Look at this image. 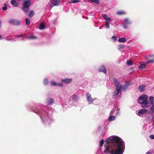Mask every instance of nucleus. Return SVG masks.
Here are the masks:
<instances>
[{
    "mask_svg": "<svg viewBox=\"0 0 154 154\" xmlns=\"http://www.w3.org/2000/svg\"><path fill=\"white\" fill-rule=\"evenodd\" d=\"M118 41L119 42H126V38H121L118 40Z\"/></svg>",
    "mask_w": 154,
    "mask_h": 154,
    "instance_id": "22",
    "label": "nucleus"
},
{
    "mask_svg": "<svg viewBox=\"0 0 154 154\" xmlns=\"http://www.w3.org/2000/svg\"><path fill=\"white\" fill-rule=\"evenodd\" d=\"M80 2L79 0H71L70 2L72 3H75Z\"/></svg>",
    "mask_w": 154,
    "mask_h": 154,
    "instance_id": "36",
    "label": "nucleus"
},
{
    "mask_svg": "<svg viewBox=\"0 0 154 154\" xmlns=\"http://www.w3.org/2000/svg\"><path fill=\"white\" fill-rule=\"evenodd\" d=\"M104 152L106 154H122L125 149L124 142L117 136H112L107 138Z\"/></svg>",
    "mask_w": 154,
    "mask_h": 154,
    "instance_id": "1",
    "label": "nucleus"
},
{
    "mask_svg": "<svg viewBox=\"0 0 154 154\" xmlns=\"http://www.w3.org/2000/svg\"><path fill=\"white\" fill-rule=\"evenodd\" d=\"M32 110L38 114L40 116L43 124L49 126L54 121L52 115L53 109L51 107H47L44 105H36V107L31 108Z\"/></svg>",
    "mask_w": 154,
    "mask_h": 154,
    "instance_id": "2",
    "label": "nucleus"
},
{
    "mask_svg": "<svg viewBox=\"0 0 154 154\" xmlns=\"http://www.w3.org/2000/svg\"><path fill=\"white\" fill-rule=\"evenodd\" d=\"M149 57H154V54L149 55Z\"/></svg>",
    "mask_w": 154,
    "mask_h": 154,
    "instance_id": "45",
    "label": "nucleus"
},
{
    "mask_svg": "<svg viewBox=\"0 0 154 154\" xmlns=\"http://www.w3.org/2000/svg\"><path fill=\"white\" fill-rule=\"evenodd\" d=\"M72 100L75 101H77L79 98L78 94L77 93H75L71 97Z\"/></svg>",
    "mask_w": 154,
    "mask_h": 154,
    "instance_id": "15",
    "label": "nucleus"
},
{
    "mask_svg": "<svg viewBox=\"0 0 154 154\" xmlns=\"http://www.w3.org/2000/svg\"><path fill=\"white\" fill-rule=\"evenodd\" d=\"M11 5L14 6L16 7L18 5V3L15 0H12L11 2Z\"/></svg>",
    "mask_w": 154,
    "mask_h": 154,
    "instance_id": "18",
    "label": "nucleus"
},
{
    "mask_svg": "<svg viewBox=\"0 0 154 154\" xmlns=\"http://www.w3.org/2000/svg\"><path fill=\"white\" fill-rule=\"evenodd\" d=\"M91 1L93 3H95L97 4H98L99 3V0H91Z\"/></svg>",
    "mask_w": 154,
    "mask_h": 154,
    "instance_id": "38",
    "label": "nucleus"
},
{
    "mask_svg": "<svg viewBox=\"0 0 154 154\" xmlns=\"http://www.w3.org/2000/svg\"><path fill=\"white\" fill-rule=\"evenodd\" d=\"M153 88L154 89V86L153 87Z\"/></svg>",
    "mask_w": 154,
    "mask_h": 154,
    "instance_id": "52",
    "label": "nucleus"
},
{
    "mask_svg": "<svg viewBox=\"0 0 154 154\" xmlns=\"http://www.w3.org/2000/svg\"><path fill=\"white\" fill-rule=\"evenodd\" d=\"M120 109L118 107H116L114 109H112L110 112V114H112L115 113L116 115H119L120 113L119 111Z\"/></svg>",
    "mask_w": 154,
    "mask_h": 154,
    "instance_id": "11",
    "label": "nucleus"
},
{
    "mask_svg": "<svg viewBox=\"0 0 154 154\" xmlns=\"http://www.w3.org/2000/svg\"><path fill=\"white\" fill-rule=\"evenodd\" d=\"M9 24L15 26H19L20 25V21L14 19H11L8 21Z\"/></svg>",
    "mask_w": 154,
    "mask_h": 154,
    "instance_id": "6",
    "label": "nucleus"
},
{
    "mask_svg": "<svg viewBox=\"0 0 154 154\" xmlns=\"http://www.w3.org/2000/svg\"><path fill=\"white\" fill-rule=\"evenodd\" d=\"M149 138L151 140L154 139V135H150L149 136Z\"/></svg>",
    "mask_w": 154,
    "mask_h": 154,
    "instance_id": "42",
    "label": "nucleus"
},
{
    "mask_svg": "<svg viewBox=\"0 0 154 154\" xmlns=\"http://www.w3.org/2000/svg\"><path fill=\"white\" fill-rule=\"evenodd\" d=\"M2 24V22L1 20H0V27H1Z\"/></svg>",
    "mask_w": 154,
    "mask_h": 154,
    "instance_id": "47",
    "label": "nucleus"
},
{
    "mask_svg": "<svg viewBox=\"0 0 154 154\" xmlns=\"http://www.w3.org/2000/svg\"><path fill=\"white\" fill-rule=\"evenodd\" d=\"M54 100L52 98H47L46 100L45 104L47 105H50L54 103Z\"/></svg>",
    "mask_w": 154,
    "mask_h": 154,
    "instance_id": "12",
    "label": "nucleus"
},
{
    "mask_svg": "<svg viewBox=\"0 0 154 154\" xmlns=\"http://www.w3.org/2000/svg\"><path fill=\"white\" fill-rule=\"evenodd\" d=\"M105 140H101L100 142V147L103 146Z\"/></svg>",
    "mask_w": 154,
    "mask_h": 154,
    "instance_id": "34",
    "label": "nucleus"
},
{
    "mask_svg": "<svg viewBox=\"0 0 154 154\" xmlns=\"http://www.w3.org/2000/svg\"><path fill=\"white\" fill-rule=\"evenodd\" d=\"M34 12L33 11H31L29 12V17H32V16H34Z\"/></svg>",
    "mask_w": 154,
    "mask_h": 154,
    "instance_id": "27",
    "label": "nucleus"
},
{
    "mask_svg": "<svg viewBox=\"0 0 154 154\" xmlns=\"http://www.w3.org/2000/svg\"><path fill=\"white\" fill-rule=\"evenodd\" d=\"M123 25L124 27V28L125 29H127L128 28V25L126 24H125L124 23H123Z\"/></svg>",
    "mask_w": 154,
    "mask_h": 154,
    "instance_id": "41",
    "label": "nucleus"
},
{
    "mask_svg": "<svg viewBox=\"0 0 154 154\" xmlns=\"http://www.w3.org/2000/svg\"><path fill=\"white\" fill-rule=\"evenodd\" d=\"M150 63L149 60L147 61L146 62V63L148 64Z\"/></svg>",
    "mask_w": 154,
    "mask_h": 154,
    "instance_id": "48",
    "label": "nucleus"
},
{
    "mask_svg": "<svg viewBox=\"0 0 154 154\" xmlns=\"http://www.w3.org/2000/svg\"><path fill=\"white\" fill-rule=\"evenodd\" d=\"M45 28V24L44 22H42L40 24L39 29L40 30H43Z\"/></svg>",
    "mask_w": 154,
    "mask_h": 154,
    "instance_id": "16",
    "label": "nucleus"
},
{
    "mask_svg": "<svg viewBox=\"0 0 154 154\" xmlns=\"http://www.w3.org/2000/svg\"><path fill=\"white\" fill-rule=\"evenodd\" d=\"M99 29H102V27H100H100H99Z\"/></svg>",
    "mask_w": 154,
    "mask_h": 154,
    "instance_id": "50",
    "label": "nucleus"
},
{
    "mask_svg": "<svg viewBox=\"0 0 154 154\" xmlns=\"http://www.w3.org/2000/svg\"><path fill=\"white\" fill-rule=\"evenodd\" d=\"M23 36V34H21L20 35H18L17 36V37H22Z\"/></svg>",
    "mask_w": 154,
    "mask_h": 154,
    "instance_id": "46",
    "label": "nucleus"
},
{
    "mask_svg": "<svg viewBox=\"0 0 154 154\" xmlns=\"http://www.w3.org/2000/svg\"><path fill=\"white\" fill-rule=\"evenodd\" d=\"M104 134H102L101 135L103 136Z\"/></svg>",
    "mask_w": 154,
    "mask_h": 154,
    "instance_id": "51",
    "label": "nucleus"
},
{
    "mask_svg": "<svg viewBox=\"0 0 154 154\" xmlns=\"http://www.w3.org/2000/svg\"><path fill=\"white\" fill-rule=\"evenodd\" d=\"M148 96L146 94H142L138 99V103L141 105L143 108H147L149 106L148 102Z\"/></svg>",
    "mask_w": 154,
    "mask_h": 154,
    "instance_id": "4",
    "label": "nucleus"
},
{
    "mask_svg": "<svg viewBox=\"0 0 154 154\" xmlns=\"http://www.w3.org/2000/svg\"><path fill=\"white\" fill-rule=\"evenodd\" d=\"M51 85L52 86H57V83L54 81H51Z\"/></svg>",
    "mask_w": 154,
    "mask_h": 154,
    "instance_id": "33",
    "label": "nucleus"
},
{
    "mask_svg": "<svg viewBox=\"0 0 154 154\" xmlns=\"http://www.w3.org/2000/svg\"><path fill=\"white\" fill-rule=\"evenodd\" d=\"M127 64L129 66H131L133 64V62L131 60H128L127 62Z\"/></svg>",
    "mask_w": 154,
    "mask_h": 154,
    "instance_id": "32",
    "label": "nucleus"
},
{
    "mask_svg": "<svg viewBox=\"0 0 154 154\" xmlns=\"http://www.w3.org/2000/svg\"><path fill=\"white\" fill-rule=\"evenodd\" d=\"M124 23L127 25H130L131 24L132 22L128 18H125L124 20Z\"/></svg>",
    "mask_w": 154,
    "mask_h": 154,
    "instance_id": "17",
    "label": "nucleus"
},
{
    "mask_svg": "<svg viewBox=\"0 0 154 154\" xmlns=\"http://www.w3.org/2000/svg\"><path fill=\"white\" fill-rule=\"evenodd\" d=\"M86 97L87 101L90 104H92L93 101L96 100V98H93L91 94L88 92L86 94Z\"/></svg>",
    "mask_w": 154,
    "mask_h": 154,
    "instance_id": "8",
    "label": "nucleus"
},
{
    "mask_svg": "<svg viewBox=\"0 0 154 154\" xmlns=\"http://www.w3.org/2000/svg\"><path fill=\"white\" fill-rule=\"evenodd\" d=\"M153 151L152 150H149L146 153V154H152Z\"/></svg>",
    "mask_w": 154,
    "mask_h": 154,
    "instance_id": "40",
    "label": "nucleus"
},
{
    "mask_svg": "<svg viewBox=\"0 0 154 154\" xmlns=\"http://www.w3.org/2000/svg\"><path fill=\"white\" fill-rule=\"evenodd\" d=\"M149 100L150 102L151 105L153 104V101L154 100V97L152 96H151L149 97Z\"/></svg>",
    "mask_w": 154,
    "mask_h": 154,
    "instance_id": "24",
    "label": "nucleus"
},
{
    "mask_svg": "<svg viewBox=\"0 0 154 154\" xmlns=\"http://www.w3.org/2000/svg\"><path fill=\"white\" fill-rule=\"evenodd\" d=\"M117 82L118 83V85H119V86H120L122 90H123L124 91H126L128 87L130 85V83L128 82H125V84L123 86L120 83V82L117 79Z\"/></svg>",
    "mask_w": 154,
    "mask_h": 154,
    "instance_id": "7",
    "label": "nucleus"
},
{
    "mask_svg": "<svg viewBox=\"0 0 154 154\" xmlns=\"http://www.w3.org/2000/svg\"><path fill=\"white\" fill-rule=\"evenodd\" d=\"M151 105L152 106L150 108L149 112L150 113H153L154 112V104Z\"/></svg>",
    "mask_w": 154,
    "mask_h": 154,
    "instance_id": "25",
    "label": "nucleus"
},
{
    "mask_svg": "<svg viewBox=\"0 0 154 154\" xmlns=\"http://www.w3.org/2000/svg\"><path fill=\"white\" fill-rule=\"evenodd\" d=\"M60 0H51V8L55 6H57L59 5L60 2Z\"/></svg>",
    "mask_w": 154,
    "mask_h": 154,
    "instance_id": "10",
    "label": "nucleus"
},
{
    "mask_svg": "<svg viewBox=\"0 0 154 154\" xmlns=\"http://www.w3.org/2000/svg\"><path fill=\"white\" fill-rule=\"evenodd\" d=\"M49 83V81L48 79L45 78L44 80V84L45 85H48Z\"/></svg>",
    "mask_w": 154,
    "mask_h": 154,
    "instance_id": "28",
    "label": "nucleus"
},
{
    "mask_svg": "<svg viewBox=\"0 0 154 154\" xmlns=\"http://www.w3.org/2000/svg\"><path fill=\"white\" fill-rule=\"evenodd\" d=\"M145 86L144 85H141L138 87V89L140 92L143 91L144 90Z\"/></svg>",
    "mask_w": 154,
    "mask_h": 154,
    "instance_id": "26",
    "label": "nucleus"
},
{
    "mask_svg": "<svg viewBox=\"0 0 154 154\" xmlns=\"http://www.w3.org/2000/svg\"><path fill=\"white\" fill-rule=\"evenodd\" d=\"M4 7H2V9L4 11H5L7 9V5L5 3L4 4Z\"/></svg>",
    "mask_w": 154,
    "mask_h": 154,
    "instance_id": "35",
    "label": "nucleus"
},
{
    "mask_svg": "<svg viewBox=\"0 0 154 154\" xmlns=\"http://www.w3.org/2000/svg\"><path fill=\"white\" fill-rule=\"evenodd\" d=\"M111 38L113 40V41L114 42H115L117 41V39L116 37L115 36H112Z\"/></svg>",
    "mask_w": 154,
    "mask_h": 154,
    "instance_id": "39",
    "label": "nucleus"
},
{
    "mask_svg": "<svg viewBox=\"0 0 154 154\" xmlns=\"http://www.w3.org/2000/svg\"><path fill=\"white\" fill-rule=\"evenodd\" d=\"M98 70L100 72H103L105 74L106 73V68L103 65L100 66Z\"/></svg>",
    "mask_w": 154,
    "mask_h": 154,
    "instance_id": "14",
    "label": "nucleus"
},
{
    "mask_svg": "<svg viewBox=\"0 0 154 154\" xmlns=\"http://www.w3.org/2000/svg\"><path fill=\"white\" fill-rule=\"evenodd\" d=\"M113 83L115 87V90L112 93V98L113 99H119L122 96L121 86L118 85L117 82V79L114 78L113 79Z\"/></svg>",
    "mask_w": 154,
    "mask_h": 154,
    "instance_id": "3",
    "label": "nucleus"
},
{
    "mask_svg": "<svg viewBox=\"0 0 154 154\" xmlns=\"http://www.w3.org/2000/svg\"><path fill=\"white\" fill-rule=\"evenodd\" d=\"M105 23L106 24V29H109L110 27V25L109 22L106 21H105Z\"/></svg>",
    "mask_w": 154,
    "mask_h": 154,
    "instance_id": "37",
    "label": "nucleus"
},
{
    "mask_svg": "<svg viewBox=\"0 0 154 154\" xmlns=\"http://www.w3.org/2000/svg\"><path fill=\"white\" fill-rule=\"evenodd\" d=\"M124 46L123 45H120L118 46V49L119 50H120L124 48Z\"/></svg>",
    "mask_w": 154,
    "mask_h": 154,
    "instance_id": "30",
    "label": "nucleus"
},
{
    "mask_svg": "<svg viewBox=\"0 0 154 154\" xmlns=\"http://www.w3.org/2000/svg\"><path fill=\"white\" fill-rule=\"evenodd\" d=\"M116 14L118 15H122L125 14V12L123 11H119L117 12Z\"/></svg>",
    "mask_w": 154,
    "mask_h": 154,
    "instance_id": "21",
    "label": "nucleus"
},
{
    "mask_svg": "<svg viewBox=\"0 0 154 154\" xmlns=\"http://www.w3.org/2000/svg\"><path fill=\"white\" fill-rule=\"evenodd\" d=\"M146 65L145 63H143L140 65L138 66V68L140 69H143L146 68Z\"/></svg>",
    "mask_w": 154,
    "mask_h": 154,
    "instance_id": "20",
    "label": "nucleus"
},
{
    "mask_svg": "<svg viewBox=\"0 0 154 154\" xmlns=\"http://www.w3.org/2000/svg\"><path fill=\"white\" fill-rule=\"evenodd\" d=\"M103 17L104 19L106 20V21L107 22L111 20V18L109 17H108L106 14H103Z\"/></svg>",
    "mask_w": 154,
    "mask_h": 154,
    "instance_id": "19",
    "label": "nucleus"
},
{
    "mask_svg": "<svg viewBox=\"0 0 154 154\" xmlns=\"http://www.w3.org/2000/svg\"><path fill=\"white\" fill-rule=\"evenodd\" d=\"M116 119V117L115 116H110L108 118V120L109 121H111L114 120Z\"/></svg>",
    "mask_w": 154,
    "mask_h": 154,
    "instance_id": "23",
    "label": "nucleus"
},
{
    "mask_svg": "<svg viewBox=\"0 0 154 154\" xmlns=\"http://www.w3.org/2000/svg\"><path fill=\"white\" fill-rule=\"evenodd\" d=\"M25 22L26 25H29L30 24V21L28 18H26L25 20Z\"/></svg>",
    "mask_w": 154,
    "mask_h": 154,
    "instance_id": "29",
    "label": "nucleus"
},
{
    "mask_svg": "<svg viewBox=\"0 0 154 154\" xmlns=\"http://www.w3.org/2000/svg\"><path fill=\"white\" fill-rule=\"evenodd\" d=\"M23 3L22 7V9L25 12H27L31 5V0H23Z\"/></svg>",
    "mask_w": 154,
    "mask_h": 154,
    "instance_id": "5",
    "label": "nucleus"
},
{
    "mask_svg": "<svg viewBox=\"0 0 154 154\" xmlns=\"http://www.w3.org/2000/svg\"><path fill=\"white\" fill-rule=\"evenodd\" d=\"M145 59L146 60H148V59H149V58H148V57H145Z\"/></svg>",
    "mask_w": 154,
    "mask_h": 154,
    "instance_id": "49",
    "label": "nucleus"
},
{
    "mask_svg": "<svg viewBox=\"0 0 154 154\" xmlns=\"http://www.w3.org/2000/svg\"><path fill=\"white\" fill-rule=\"evenodd\" d=\"M149 60L150 63H154V59H153L151 60Z\"/></svg>",
    "mask_w": 154,
    "mask_h": 154,
    "instance_id": "44",
    "label": "nucleus"
},
{
    "mask_svg": "<svg viewBox=\"0 0 154 154\" xmlns=\"http://www.w3.org/2000/svg\"><path fill=\"white\" fill-rule=\"evenodd\" d=\"M57 86H59L60 87H62L63 86V84L62 83L57 84Z\"/></svg>",
    "mask_w": 154,
    "mask_h": 154,
    "instance_id": "43",
    "label": "nucleus"
},
{
    "mask_svg": "<svg viewBox=\"0 0 154 154\" xmlns=\"http://www.w3.org/2000/svg\"><path fill=\"white\" fill-rule=\"evenodd\" d=\"M72 81V79L71 78H66L61 80L62 82H63L65 84H70Z\"/></svg>",
    "mask_w": 154,
    "mask_h": 154,
    "instance_id": "13",
    "label": "nucleus"
},
{
    "mask_svg": "<svg viewBox=\"0 0 154 154\" xmlns=\"http://www.w3.org/2000/svg\"><path fill=\"white\" fill-rule=\"evenodd\" d=\"M148 111L145 109H142L139 111H137L136 113L137 115L140 116H142L143 115L147 113Z\"/></svg>",
    "mask_w": 154,
    "mask_h": 154,
    "instance_id": "9",
    "label": "nucleus"
},
{
    "mask_svg": "<svg viewBox=\"0 0 154 154\" xmlns=\"http://www.w3.org/2000/svg\"><path fill=\"white\" fill-rule=\"evenodd\" d=\"M36 38L37 37L33 35H31L28 36L26 38L28 39H34Z\"/></svg>",
    "mask_w": 154,
    "mask_h": 154,
    "instance_id": "31",
    "label": "nucleus"
}]
</instances>
